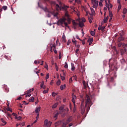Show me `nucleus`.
<instances>
[{
	"mask_svg": "<svg viewBox=\"0 0 127 127\" xmlns=\"http://www.w3.org/2000/svg\"><path fill=\"white\" fill-rule=\"evenodd\" d=\"M92 96H90L88 95H86L85 98V107L84 106V103L83 102H82L81 105V112L82 115H84L85 111H86L87 113L90 111V108H91V106L93 105V103H92Z\"/></svg>",
	"mask_w": 127,
	"mask_h": 127,
	"instance_id": "1",
	"label": "nucleus"
},
{
	"mask_svg": "<svg viewBox=\"0 0 127 127\" xmlns=\"http://www.w3.org/2000/svg\"><path fill=\"white\" fill-rule=\"evenodd\" d=\"M93 7L97 8L98 5H99V1L96 0H92Z\"/></svg>",
	"mask_w": 127,
	"mask_h": 127,
	"instance_id": "2",
	"label": "nucleus"
},
{
	"mask_svg": "<svg viewBox=\"0 0 127 127\" xmlns=\"http://www.w3.org/2000/svg\"><path fill=\"white\" fill-rule=\"evenodd\" d=\"M63 23H64V22L62 20V18H60L57 22V24L58 25H61L63 27H64V26H63Z\"/></svg>",
	"mask_w": 127,
	"mask_h": 127,
	"instance_id": "3",
	"label": "nucleus"
},
{
	"mask_svg": "<svg viewBox=\"0 0 127 127\" xmlns=\"http://www.w3.org/2000/svg\"><path fill=\"white\" fill-rule=\"evenodd\" d=\"M44 126H45V127H50L51 124H50V122H48V120H45L44 122Z\"/></svg>",
	"mask_w": 127,
	"mask_h": 127,
	"instance_id": "4",
	"label": "nucleus"
},
{
	"mask_svg": "<svg viewBox=\"0 0 127 127\" xmlns=\"http://www.w3.org/2000/svg\"><path fill=\"white\" fill-rule=\"evenodd\" d=\"M2 86L3 87L4 89L5 90V92H6V93H8V92H9V89L8 88V87H7V85H2Z\"/></svg>",
	"mask_w": 127,
	"mask_h": 127,
	"instance_id": "5",
	"label": "nucleus"
},
{
	"mask_svg": "<svg viewBox=\"0 0 127 127\" xmlns=\"http://www.w3.org/2000/svg\"><path fill=\"white\" fill-rule=\"evenodd\" d=\"M72 25L73 26L74 28H77V25H78V23H76V22H75V20H72Z\"/></svg>",
	"mask_w": 127,
	"mask_h": 127,
	"instance_id": "6",
	"label": "nucleus"
},
{
	"mask_svg": "<svg viewBox=\"0 0 127 127\" xmlns=\"http://www.w3.org/2000/svg\"><path fill=\"white\" fill-rule=\"evenodd\" d=\"M40 110H41V107H36L35 111V113H36V114H39V112H40Z\"/></svg>",
	"mask_w": 127,
	"mask_h": 127,
	"instance_id": "7",
	"label": "nucleus"
},
{
	"mask_svg": "<svg viewBox=\"0 0 127 127\" xmlns=\"http://www.w3.org/2000/svg\"><path fill=\"white\" fill-rule=\"evenodd\" d=\"M125 40V38H124V37L123 36H120L118 39V42H121V41H123Z\"/></svg>",
	"mask_w": 127,
	"mask_h": 127,
	"instance_id": "8",
	"label": "nucleus"
},
{
	"mask_svg": "<svg viewBox=\"0 0 127 127\" xmlns=\"http://www.w3.org/2000/svg\"><path fill=\"white\" fill-rule=\"evenodd\" d=\"M62 127H67V125H68V124H67V122H64L63 121H62Z\"/></svg>",
	"mask_w": 127,
	"mask_h": 127,
	"instance_id": "9",
	"label": "nucleus"
},
{
	"mask_svg": "<svg viewBox=\"0 0 127 127\" xmlns=\"http://www.w3.org/2000/svg\"><path fill=\"white\" fill-rule=\"evenodd\" d=\"M72 117H69L66 120V124H69V123H70V122H72Z\"/></svg>",
	"mask_w": 127,
	"mask_h": 127,
	"instance_id": "10",
	"label": "nucleus"
},
{
	"mask_svg": "<svg viewBox=\"0 0 127 127\" xmlns=\"http://www.w3.org/2000/svg\"><path fill=\"white\" fill-rule=\"evenodd\" d=\"M0 121L2 123H3V124H2L1 126H5L6 124V122H5V121H4V120H3L2 118L0 119Z\"/></svg>",
	"mask_w": 127,
	"mask_h": 127,
	"instance_id": "11",
	"label": "nucleus"
},
{
	"mask_svg": "<svg viewBox=\"0 0 127 127\" xmlns=\"http://www.w3.org/2000/svg\"><path fill=\"white\" fill-rule=\"evenodd\" d=\"M60 125H62V121H59L55 123L56 127H57V126H60Z\"/></svg>",
	"mask_w": 127,
	"mask_h": 127,
	"instance_id": "12",
	"label": "nucleus"
},
{
	"mask_svg": "<svg viewBox=\"0 0 127 127\" xmlns=\"http://www.w3.org/2000/svg\"><path fill=\"white\" fill-rule=\"evenodd\" d=\"M108 19H109V16H107L106 17V16L104 17V19L103 20L104 23H107V22H108Z\"/></svg>",
	"mask_w": 127,
	"mask_h": 127,
	"instance_id": "13",
	"label": "nucleus"
},
{
	"mask_svg": "<svg viewBox=\"0 0 127 127\" xmlns=\"http://www.w3.org/2000/svg\"><path fill=\"white\" fill-rule=\"evenodd\" d=\"M78 25L79 27H83V26H84V22L80 21L78 24Z\"/></svg>",
	"mask_w": 127,
	"mask_h": 127,
	"instance_id": "14",
	"label": "nucleus"
},
{
	"mask_svg": "<svg viewBox=\"0 0 127 127\" xmlns=\"http://www.w3.org/2000/svg\"><path fill=\"white\" fill-rule=\"evenodd\" d=\"M61 88V91H63V90H64V89H65V88H66V85H62L60 86Z\"/></svg>",
	"mask_w": 127,
	"mask_h": 127,
	"instance_id": "15",
	"label": "nucleus"
},
{
	"mask_svg": "<svg viewBox=\"0 0 127 127\" xmlns=\"http://www.w3.org/2000/svg\"><path fill=\"white\" fill-rule=\"evenodd\" d=\"M58 105H59V103H56L55 104H54L52 106V108L53 109H55V108H57V106H58Z\"/></svg>",
	"mask_w": 127,
	"mask_h": 127,
	"instance_id": "16",
	"label": "nucleus"
},
{
	"mask_svg": "<svg viewBox=\"0 0 127 127\" xmlns=\"http://www.w3.org/2000/svg\"><path fill=\"white\" fill-rule=\"evenodd\" d=\"M69 111V109L68 108H65V109H63V110L62 111V113H65V112H67Z\"/></svg>",
	"mask_w": 127,
	"mask_h": 127,
	"instance_id": "17",
	"label": "nucleus"
},
{
	"mask_svg": "<svg viewBox=\"0 0 127 127\" xmlns=\"http://www.w3.org/2000/svg\"><path fill=\"white\" fill-rule=\"evenodd\" d=\"M63 40L64 41V42H66V36H65V35L64 34L63 35Z\"/></svg>",
	"mask_w": 127,
	"mask_h": 127,
	"instance_id": "18",
	"label": "nucleus"
},
{
	"mask_svg": "<svg viewBox=\"0 0 127 127\" xmlns=\"http://www.w3.org/2000/svg\"><path fill=\"white\" fill-rule=\"evenodd\" d=\"M109 17L110 18H113V12H112V11H111V10H109Z\"/></svg>",
	"mask_w": 127,
	"mask_h": 127,
	"instance_id": "19",
	"label": "nucleus"
},
{
	"mask_svg": "<svg viewBox=\"0 0 127 127\" xmlns=\"http://www.w3.org/2000/svg\"><path fill=\"white\" fill-rule=\"evenodd\" d=\"M105 2H106V7L108 8V9L109 11L110 10V4H108V2H107V1H105Z\"/></svg>",
	"mask_w": 127,
	"mask_h": 127,
	"instance_id": "20",
	"label": "nucleus"
},
{
	"mask_svg": "<svg viewBox=\"0 0 127 127\" xmlns=\"http://www.w3.org/2000/svg\"><path fill=\"white\" fill-rule=\"evenodd\" d=\"M71 71H74V70H75V66L74 65V64L71 63Z\"/></svg>",
	"mask_w": 127,
	"mask_h": 127,
	"instance_id": "21",
	"label": "nucleus"
},
{
	"mask_svg": "<svg viewBox=\"0 0 127 127\" xmlns=\"http://www.w3.org/2000/svg\"><path fill=\"white\" fill-rule=\"evenodd\" d=\"M90 10L91 11L92 15H95V10H94L93 8H90Z\"/></svg>",
	"mask_w": 127,
	"mask_h": 127,
	"instance_id": "22",
	"label": "nucleus"
},
{
	"mask_svg": "<svg viewBox=\"0 0 127 127\" xmlns=\"http://www.w3.org/2000/svg\"><path fill=\"white\" fill-rule=\"evenodd\" d=\"M58 116H59V113H57L55 115V116H54V118H55V119H56V120L57 119V118H58Z\"/></svg>",
	"mask_w": 127,
	"mask_h": 127,
	"instance_id": "23",
	"label": "nucleus"
},
{
	"mask_svg": "<svg viewBox=\"0 0 127 127\" xmlns=\"http://www.w3.org/2000/svg\"><path fill=\"white\" fill-rule=\"evenodd\" d=\"M33 91H34V88H32L31 89L28 90L27 93L30 94V93H31V92H33Z\"/></svg>",
	"mask_w": 127,
	"mask_h": 127,
	"instance_id": "24",
	"label": "nucleus"
},
{
	"mask_svg": "<svg viewBox=\"0 0 127 127\" xmlns=\"http://www.w3.org/2000/svg\"><path fill=\"white\" fill-rule=\"evenodd\" d=\"M90 34L92 36H94L95 34H96V33L95 32V31H91Z\"/></svg>",
	"mask_w": 127,
	"mask_h": 127,
	"instance_id": "25",
	"label": "nucleus"
},
{
	"mask_svg": "<svg viewBox=\"0 0 127 127\" xmlns=\"http://www.w3.org/2000/svg\"><path fill=\"white\" fill-rule=\"evenodd\" d=\"M93 18V16H91L90 18V17H88V20L89 22L90 23H92V19Z\"/></svg>",
	"mask_w": 127,
	"mask_h": 127,
	"instance_id": "26",
	"label": "nucleus"
},
{
	"mask_svg": "<svg viewBox=\"0 0 127 127\" xmlns=\"http://www.w3.org/2000/svg\"><path fill=\"white\" fill-rule=\"evenodd\" d=\"M93 41H94V40L93 39V38H91L90 39H89L87 41V42H91L92 43Z\"/></svg>",
	"mask_w": 127,
	"mask_h": 127,
	"instance_id": "27",
	"label": "nucleus"
},
{
	"mask_svg": "<svg viewBox=\"0 0 127 127\" xmlns=\"http://www.w3.org/2000/svg\"><path fill=\"white\" fill-rule=\"evenodd\" d=\"M54 17H57V18H58V12L55 13V14H54Z\"/></svg>",
	"mask_w": 127,
	"mask_h": 127,
	"instance_id": "28",
	"label": "nucleus"
},
{
	"mask_svg": "<svg viewBox=\"0 0 127 127\" xmlns=\"http://www.w3.org/2000/svg\"><path fill=\"white\" fill-rule=\"evenodd\" d=\"M61 84V81L60 80H58V81L57 82V85L58 86H60Z\"/></svg>",
	"mask_w": 127,
	"mask_h": 127,
	"instance_id": "29",
	"label": "nucleus"
},
{
	"mask_svg": "<svg viewBox=\"0 0 127 127\" xmlns=\"http://www.w3.org/2000/svg\"><path fill=\"white\" fill-rule=\"evenodd\" d=\"M127 9L126 8H124L123 9V13L124 14H126V13H127Z\"/></svg>",
	"mask_w": 127,
	"mask_h": 127,
	"instance_id": "30",
	"label": "nucleus"
},
{
	"mask_svg": "<svg viewBox=\"0 0 127 127\" xmlns=\"http://www.w3.org/2000/svg\"><path fill=\"white\" fill-rule=\"evenodd\" d=\"M2 9H3V10H6V9H7V6H3L2 7Z\"/></svg>",
	"mask_w": 127,
	"mask_h": 127,
	"instance_id": "31",
	"label": "nucleus"
},
{
	"mask_svg": "<svg viewBox=\"0 0 127 127\" xmlns=\"http://www.w3.org/2000/svg\"><path fill=\"white\" fill-rule=\"evenodd\" d=\"M55 66L56 70H57V71H58V70H59L58 65H57V64L56 63H55Z\"/></svg>",
	"mask_w": 127,
	"mask_h": 127,
	"instance_id": "32",
	"label": "nucleus"
},
{
	"mask_svg": "<svg viewBox=\"0 0 127 127\" xmlns=\"http://www.w3.org/2000/svg\"><path fill=\"white\" fill-rule=\"evenodd\" d=\"M48 90H49V88H47L46 90H44L43 91V94H47L48 93Z\"/></svg>",
	"mask_w": 127,
	"mask_h": 127,
	"instance_id": "33",
	"label": "nucleus"
},
{
	"mask_svg": "<svg viewBox=\"0 0 127 127\" xmlns=\"http://www.w3.org/2000/svg\"><path fill=\"white\" fill-rule=\"evenodd\" d=\"M108 3H109V6L110 8H113V4H111V2H110V0H108Z\"/></svg>",
	"mask_w": 127,
	"mask_h": 127,
	"instance_id": "34",
	"label": "nucleus"
},
{
	"mask_svg": "<svg viewBox=\"0 0 127 127\" xmlns=\"http://www.w3.org/2000/svg\"><path fill=\"white\" fill-rule=\"evenodd\" d=\"M64 68H65V69H67V68H68V64H67V63H65Z\"/></svg>",
	"mask_w": 127,
	"mask_h": 127,
	"instance_id": "35",
	"label": "nucleus"
},
{
	"mask_svg": "<svg viewBox=\"0 0 127 127\" xmlns=\"http://www.w3.org/2000/svg\"><path fill=\"white\" fill-rule=\"evenodd\" d=\"M79 49H76L75 50V55H77V54H79Z\"/></svg>",
	"mask_w": 127,
	"mask_h": 127,
	"instance_id": "36",
	"label": "nucleus"
},
{
	"mask_svg": "<svg viewBox=\"0 0 127 127\" xmlns=\"http://www.w3.org/2000/svg\"><path fill=\"white\" fill-rule=\"evenodd\" d=\"M74 105V107L73 109V113H75L76 112V104H73Z\"/></svg>",
	"mask_w": 127,
	"mask_h": 127,
	"instance_id": "37",
	"label": "nucleus"
},
{
	"mask_svg": "<svg viewBox=\"0 0 127 127\" xmlns=\"http://www.w3.org/2000/svg\"><path fill=\"white\" fill-rule=\"evenodd\" d=\"M64 24L65 27H68V28H69V27L68 25V23H67V22H64Z\"/></svg>",
	"mask_w": 127,
	"mask_h": 127,
	"instance_id": "38",
	"label": "nucleus"
},
{
	"mask_svg": "<svg viewBox=\"0 0 127 127\" xmlns=\"http://www.w3.org/2000/svg\"><path fill=\"white\" fill-rule=\"evenodd\" d=\"M56 8L57 9H58V8H60V9H61V7H60V6H59V5L58 4H56Z\"/></svg>",
	"mask_w": 127,
	"mask_h": 127,
	"instance_id": "39",
	"label": "nucleus"
},
{
	"mask_svg": "<svg viewBox=\"0 0 127 127\" xmlns=\"http://www.w3.org/2000/svg\"><path fill=\"white\" fill-rule=\"evenodd\" d=\"M64 109V107H63V106H61V107L59 108V110L62 112V111H63V109Z\"/></svg>",
	"mask_w": 127,
	"mask_h": 127,
	"instance_id": "40",
	"label": "nucleus"
},
{
	"mask_svg": "<svg viewBox=\"0 0 127 127\" xmlns=\"http://www.w3.org/2000/svg\"><path fill=\"white\" fill-rule=\"evenodd\" d=\"M121 52L122 55H124V54H125V53H126V52H125V51H124V50H121Z\"/></svg>",
	"mask_w": 127,
	"mask_h": 127,
	"instance_id": "41",
	"label": "nucleus"
},
{
	"mask_svg": "<svg viewBox=\"0 0 127 127\" xmlns=\"http://www.w3.org/2000/svg\"><path fill=\"white\" fill-rule=\"evenodd\" d=\"M15 119H16V120H18L19 121L21 119H22V117H20V116H19V117H18L15 116Z\"/></svg>",
	"mask_w": 127,
	"mask_h": 127,
	"instance_id": "42",
	"label": "nucleus"
},
{
	"mask_svg": "<svg viewBox=\"0 0 127 127\" xmlns=\"http://www.w3.org/2000/svg\"><path fill=\"white\" fill-rule=\"evenodd\" d=\"M29 102H34V97H31V99L29 100Z\"/></svg>",
	"mask_w": 127,
	"mask_h": 127,
	"instance_id": "43",
	"label": "nucleus"
},
{
	"mask_svg": "<svg viewBox=\"0 0 127 127\" xmlns=\"http://www.w3.org/2000/svg\"><path fill=\"white\" fill-rule=\"evenodd\" d=\"M122 45H123V43H121V42L118 43V47H121Z\"/></svg>",
	"mask_w": 127,
	"mask_h": 127,
	"instance_id": "44",
	"label": "nucleus"
},
{
	"mask_svg": "<svg viewBox=\"0 0 127 127\" xmlns=\"http://www.w3.org/2000/svg\"><path fill=\"white\" fill-rule=\"evenodd\" d=\"M57 95V93H55V92H53L52 93V96L53 97H55V96Z\"/></svg>",
	"mask_w": 127,
	"mask_h": 127,
	"instance_id": "45",
	"label": "nucleus"
},
{
	"mask_svg": "<svg viewBox=\"0 0 127 127\" xmlns=\"http://www.w3.org/2000/svg\"><path fill=\"white\" fill-rule=\"evenodd\" d=\"M75 100L76 99H72V100H71V101H72V103H73V105H75V103H76V102H75Z\"/></svg>",
	"mask_w": 127,
	"mask_h": 127,
	"instance_id": "46",
	"label": "nucleus"
},
{
	"mask_svg": "<svg viewBox=\"0 0 127 127\" xmlns=\"http://www.w3.org/2000/svg\"><path fill=\"white\" fill-rule=\"evenodd\" d=\"M36 119L37 121H38V119H39V114H37V116L36 117Z\"/></svg>",
	"mask_w": 127,
	"mask_h": 127,
	"instance_id": "47",
	"label": "nucleus"
},
{
	"mask_svg": "<svg viewBox=\"0 0 127 127\" xmlns=\"http://www.w3.org/2000/svg\"><path fill=\"white\" fill-rule=\"evenodd\" d=\"M62 57V56L61 55V52H59V59H61Z\"/></svg>",
	"mask_w": 127,
	"mask_h": 127,
	"instance_id": "48",
	"label": "nucleus"
},
{
	"mask_svg": "<svg viewBox=\"0 0 127 127\" xmlns=\"http://www.w3.org/2000/svg\"><path fill=\"white\" fill-rule=\"evenodd\" d=\"M67 22L68 24H70V23H71V19H70L69 18H68Z\"/></svg>",
	"mask_w": 127,
	"mask_h": 127,
	"instance_id": "49",
	"label": "nucleus"
},
{
	"mask_svg": "<svg viewBox=\"0 0 127 127\" xmlns=\"http://www.w3.org/2000/svg\"><path fill=\"white\" fill-rule=\"evenodd\" d=\"M122 8V5H121V3L119 4V6H118V10H120Z\"/></svg>",
	"mask_w": 127,
	"mask_h": 127,
	"instance_id": "50",
	"label": "nucleus"
},
{
	"mask_svg": "<svg viewBox=\"0 0 127 127\" xmlns=\"http://www.w3.org/2000/svg\"><path fill=\"white\" fill-rule=\"evenodd\" d=\"M31 94L30 93H28V92H27L26 97H31Z\"/></svg>",
	"mask_w": 127,
	"mask_h": 127,
	"instance_id": "51",
	"label": "nucleus"
},
{
	"mask_svg": "<svg viewBox=\"0 0 127 127\" xmlns=\"http://www.w3.org/2000/svg\"><path fill=\"white\" fill-rule=\"evenodd\" d=\"M7 111L11 112V113H12V109H10L9 108H7Z\"/></svg>",
	"mask_w": 127,
	"mask_h": 127,
	"instance_id": "52",
	"label": "nucleus"
},
{
	"mask_svg": "<svg viewBox=\"0 0 127 127\" xmlns=\"http://www.w3.org/2000/svg\"><path fill=\"white\" fill-rule=\"evenodd\" d=\"M74 40H75V39H72V41L73 43H74V44H77V41H74Z\"/></svg>",
	"mask_w": 127,
	"mask_h": 127,
	"instance_id": "53",
	"label": "nucleus"
},
{
	"mask_svg": "<svg viewBox=\"0 0 127 127\" xmlns=\"http://www.w3.org/2000/svg\"><path fill=\"white\" fill-rule=\"evenodd\" d=\"M43 9L45 11H48V12H49V11H48V9L47 8V7H45L43 8Z\"/></svg>",
	"mask_w": 127,
	"mask_h": 127,
	"instance_id": "54",
	"label": "nucleus"
},
{
	"mask_svg": "<svg viewBox=\"0 0 127 127\" xmlns=\"http://www.w3.org/2000/svg\"><path fill=\"white\" fill-rule=\"evenodd\" d=\"M49 73H48L46 75V80H47V79L49 78Z\"/></svg>",
	"mask_w": 127,
	"mask_h": 127,
	"instance_id": "55",
	"label": "nucleus"
},
{
	"mask_svg": "<svg viewBox=\"0 0 127 127\" xmlns=\"http://www.w3.org/2000/svg\"><path fill=\"white\" fill-rule=\"evenodd\" d=\"M61 77L62 81H64V80H65V76H62V75H61Z\"/></svg>",
	"mask_w": 127,
	"mask_h": 127,
	"instance_id": "56",
	"label": "nucleus"
},
{
	"mask_svg": "<svg viewBox=\"0 0 127 127\" xmlns=\"http://www.w3.org/2000/svg\"><path fill=\"white\" fill-rule=\"evenodd\" d=\"M99 5H100V6H103V2L100 1V2H99Z\"/></svg>",
	"mask_w": 127,
	"mask_h": 127,
	"instance_id": "57",
	"label": "nucleus"
},
{
	"mask_svg": "<svg viewBox=\"0 0 127 127\" xmlns=\"http://www.w3.org/2000/svg\"><path fill=\"white\" fill-rule=\"evenodd\" d=\"M62 20H63V22H64V23H65V21H66V18L64 17L63 18H62Z\"/></svg>",
	"mask_w": 127,
	"mask_h": 127,
	"instance_id": "58",
	"label": "nucleus"
},
{
	"mask_svg": "<svg viewBox=\"0 0 127 127\" xmlns=\"http://www.w3.org/2000/svg\"><path fill=\"white\" fill-rule=\"evenodd\" d=\"M51 4H56V2H55L54 1H51Z\"/></svg>",
	"mask_w": 127,
	"mask_h": 127,
	"instance_id": "59",
	"label": "nucleus"
},
{
	"mask_svg": "<svg viewBox=\"0 0 127 127\" xmlns=\"http://www.w3.org/2000/svg\"><path fill=\"white\" fill-rule=\"evenodd\" d=\"M65 16H66V17H68V18H69V14H68V13L65 12Z\"/></svg>",
	"mask_w": 127,
	"mask_h": 127,
	"instance_id": "60",
	"label": "nucleus"
},
{
	"mask_svg": "<svg viewBox=\"0 0 127 127\" xmlns=\"http://www.w3.org/2000/svg\"><path fill=\"white\" fill-rule=\"evenodd\" d=\"M72 99H74L75 100H76V99H77V97H76L75 95H72Z\"/></svg>",
	"mask_w": 127,
	"mask_h": 127,
	"instance_id": "61",
	"label": "nucleus"
},
{
	"mask_svg": "<svg viewBox=\"0 0 127 127\" xmlns=\"http://www.w3.org/2000/svg\"><path fill=\"white\" fill-rule=\"evenodd\" d=\"M71 43V41L70 40H68L67 43V45H69Z\"/></svg>",
	"mask_w": 127,
	"mask_h": 127,
	"instance_id": "62",
	"label": "nucleus"
},
{
	"mask_svg": "<svg viewBox=\"0 0 127 127\" xmlns=\"http://www.w3.org/2000/svg\"><path fill=\"white\" fill-rule=\"evenodd\" d=\"M75 47L76 48H80V45L75 44Z\"/></svg>",
	"mask_w": 127,
	"mask_h": 127,
	"instance_id": "63",
	"label": "nucleus"
},
{
	"mask_svg": "<svg viewBox=\"0 0 127 127\" xmlns=\"http://www.w3.org/2000/svg\"><path fill=\"white\" fill-rule=\"evenodd\" d=\"M44 85V82H42L41 83V88H43V85Z\"/></svg>",
	"mask_w": 127,
	"mask_h": 127,
	"instance_id": "64",
	"label": "nucleus"
}]
</instances>
